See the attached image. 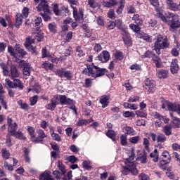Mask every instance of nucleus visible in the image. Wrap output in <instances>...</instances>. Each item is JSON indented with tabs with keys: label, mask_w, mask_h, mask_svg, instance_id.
Returning <instances> with one entry per match:
<instances>
[{
	"label": "nucleus",
	"mask_w": 180,
	"mask_h": 180,
	"mask_svg": "<svg viewBox=\"0 0 180 180\" xmlns=\"http://www.w3.org/2000/svg\"><path fill=\"white\" fill-rule=\"evenodd\" d=\"M86 68L82 71V74L83 75H86L87 77H91L93 79H96V78H99V77H103L105 73L108 72V70L106 68H101L97 65H95V63H86Z\"/></svg>",
	"instance_id": "nucleus-1"
},
{
	"label": "nucleus",
	"mask_w": 180,
	"mask_h": 180,
	"mask_svg": "<svg viewBox=\"0 0 180 180\" xmlns=\"http://www.w3.org/2000/svg\"><path fill=\"white\" fill-rule=\"evenodd\" d=\"M156 16L161 19L162 22L167 23L170 29H173V30L180 27L179 15H178L173 13H166L164 15L162 13H157Z\"/></svg>",
	"instance_id": "nucleus-2"
},
{
	"label": "nucleus",
	"mask_w": 180,
	"mask_h": 180,
	"mask_svg": "<svg viewBox=\"0 0 180 180\" xmlns=\"http://www.w3.org/2000/svg\"><path fill=\"white\" fill-rule=\"evenodd\" d=\"M155 40L156 41L154 43L153 50L156 51V53H158V56L161 54V50L169 47V40L168 39V37L165 34H159L156 35Z\"/></svg>",
	"instance_id": "nucleus-3"
},
{
	"label": "nucleus",
	"mask_w": 180,
	"mask_h": 180,
	"mask_svg": "<svg viewBox=\"0 0 180 180\" xmlns=\"http://www.w3.org/2000/svg\"><path fill=\"white\" fill-rule=\"evenodd\" d=\"M6 82L8 88H12L13 89H18L19 91H23L25 88V84L18 77L13 79V82L9 79H6Z\"/></svg>",
	"instance_id": "nucleus-4"
},
{
	"label": "nucleus",
	"mask_w": 180,
	"mask_h": 180,
	"mask_svg": "<svg viewBox=\"0 0 180 180\" xmlns=\"http://www.w3.org/2000/svg\"><path fill=\"white\" fill-rule=\"evenodd\" d=\"M132 175H138L139 170H137V166L134 162H129L126 166H122V174L123 175H129V174Z\"/></svg>",
	"instance_id": "nucleus-5"
},
{
	"label": "nucleus",
	"mask_w": 180,
	"mask_h": 180,
	"mask_svg": "<svg viewBox=\"0 0 180 180\" xmlns=\"http://www.w3.org/2000/svg\"><path fill=\"white\" fill-rule=\"evenodd\" d=\"M120 30L121 31L124 44H125L127 47H131V46H133V39L129 31L124 27L120 28Z\"/></svg>",
	"instance_id": "nucleus-6"
},
{
	"label": "nucleus",
	"mask_w": 180,
	"mask_h": 180,
	"mask_svg": "<svg viewBox=\"0 0 180 180\" xmlns=\"http://www.w3.org/2000/svg\"><path fill=\"white\" fill-rule=\"evenodd\" d=\"M56 75H58L60 78H66L68 81H71L74 77L72 72L70 70H65V68H61L60 69L56 70L55 72Z\"/></svg>",
	"instance_id": "nucleus-7"
},
{
	"label": "nucleus",
	"mask_w": 180,
	"mask_h": 180,
	"mask_svg": "<svg viewBox=\"0 0 180 180\" xmlns=\"http://www.w3.org/2000/svg\"><path fill=\"white\" fill-rule=\"evenodd\" d=\"M170 162L171 155H169V152L164 150L160 156V164L161 167H164V165H167V164H169Z\"/></svg>",
	"instance_id": "nucleus-8"
},
{
	"label": "nucleus",
	"mask_w": 180,
	"mask_h": 180,
	"mask_svg": "<svg viewBox=\"0 0 180 180\" xmlns=\"http://www.w3.org/2000/svg\"><path fill=\"white\" fill-rule=\"evenodd\" d=\"M70 8L73 9V18L75 20H84V8H79L78 13V8L76 6L70 5Z\"/></svg>",
	"instance_id": "nucleus-9"
},
{
	"label": "nucleus",
	"mask_w": 180,
	"mask_h": 180,
	"mask_svg": "<svg viewBox=\"0 0 180 180\" xmlns=\"http://www.w3.org/2000/svg\"><path fill=\"white\" fill-rule=\"evenodd\" d=\"M37 133L38 136H35V139L34 141V144H39V143L43 144L44 139L47 137V134H46V133H44V130L41 129H37Z\"/></svg>",
	"instance_id": "nucleus-10"
},
{
	"label": "nucleus",
	"mask_w": 180,
	"mask_h": 180,
	"mask_svg": "<svg viewBox=\"0 0 180 180\" xmlns=\"http://www.w3.org/2000/svg\"><path fill=\"white\" fill-rule=\"evenodd\" d=\"M8 75L11 79L19 78V77H20V72H19L16 65H11L9 70V74Z\"/></svg>",
	"instance_id": "nucleus-11"
},
{
	"label": "nucleus",
	"mask_w": 180,
	"mask_h": 180,
	"mask_svg": "<svg viewBox=\"0 0 180 180\" xmlns=\"http://www.w3.org/2000/svg\"><path fill=\"white\" fill-rule=\"evenodd\" d=\"M38 12H50V6H49V1L41 0L37 6Z\"/></svg>",
	"instance_id": "nucleus-12"
},
{
	"label": "nucleus",
	"mask_w": 180,
	"mask_h": 180,
	"mask_svg": "<svg viewBox=\"0 0 180 180\" xmlns=\"http://www.w3.org/2000/svg\"><path fill=\"white\" fill-rule=\"evenodd\" d=\"M150 136L152 139V141L158 143H165L167 141V136L164 134H159L158 136L154 133H150Z\"/></svg>",
	"instance_id": "nucleus-13"
},
{
	"label": "nucleus",
	"mask_w": 180,
	"mask_h": 180,
	"mask_svg": "<svg viewBox=\"0 0 180 180\" xmlns=\"http://www.w3.org/2000/svg\"><path fill=\"white\" fill-rule=\"evenodd\" d=\"M20 65L22 69V73L25 77H30V63L25 62V60H20Z\"/></svg>",
	"instance_id": "nucleus-14"
},
{
	"label": "nucleus",
	"mask_w": 180,
	"mask_h": 180,
	"mask_svg": "<svg viewBox=\"0 0 180 180\" xmlns=\"http://www.w3.org/2000/svg\"><path fill=\"white\" fill-rule=\"evenodd\" d=\"M27 54V52L25 49L20 48L19 45L15 46V55H14L15 58L17 60H22L25 58V56Z\"/></svg>",
	"instance_id": "nucleus-15"
},
{
	"label": "nucleus",
	"mask_w": 180,
	"mask_h": 180,
	"mask_svg": "<svg viewBox=\"0 0 180 180\" xmlns=\"http://www.w3.org/2000/svg\"><path fill=\"white\" fill-rule=\"evenodd\" d=\"M144 82L146 86L148 88V92H149V94H153V92L155 91V81L147 78L145 79Z\"/></svg>",
	"instance_id": "nucleus-16"
},
{
	"label": "nucleus",
	"mask_w": 180,
	"mask_h": 180,
	"mask_svg": "<svg viewBox=\"0 0 180 180\" xmlns=\"http://www.w3.org/2000/svg\"><path fill=\"white\" fill-rule=\"evenodd\" d=\"M98 61L101 63H108L110 60V53L108 51H103L98 56Z\"/></svg>",
	"instance_id": "nucleus-17"
},
{
	"label": "nucleus",
	"mask_w": 180,
	"mask_h": 180,
	"mask_svg": "<svg viewBox=\"0 0 180 180\" xmlns=\"http://www.w3.org/2000/svg\"><path fill=\"white\" fill-rule=\"evenodd\" d=\"M170 71L172 74H178V71H179V65H178V59H172L170 64Z\"/></svg>",
	"instance_id": "nucleus-18"
},
{
	"label": "nucleus",
	"mask_w": 180,
	"mask_h": 180,
	"mask_svg": "<svg viewBox=\"0 0 180 180\" xmlns=\"http://www.w3.org/2000/svg\"><path fill=\"white\" fill-rule=\"evenodd\" d=\"M122 131L126 136H134V134H136V131L134 129L127 126V124H124L122 125Z\"/></svg>",
	"instance_id": "nucleus-19"
},
{
	"label": "nucleus",
	"mask_w": 180,
	"mask_h": 180,
	"mask_svg": "<svg viewBox=\"0 0 180 180\" xmlns=\"http://www.w3.org/2000/svg\"><path fill=\"white\" fill-rule=\"evenodd\" d=\"M59 101L60 105H73L74 103V100L67 98V96L65 95H60Z\"/></svg>",
	"instance_id": "nucleus-20"
},
{
	"label": "nucleus",
	"mask_w": 180,
	"mask_h": 180,
	"mask_svg": "<svg viewBox=\"0 0 180 180\" xmlns=\"http://www.w3.org/2000/svg\"><path fill=\"white\" fill-rule=\"evenodd\" d=\"M57 101H58V96L51 98L50 103L47 105L46 109L51 111L55 110L56 108H57V105H58Z\"/></svg>",
	"instance_id": "nucleus-21"
},
{
	"label": "nucleus",
	"mask_w": 180,
	"mask_h": 180,
	"mask_svg": "<svg viewBox=\"0 0 180 180\" xmlns=\"http://www.w3.org/2000/svg\"><path fill=\"white\" fill-rule=\"evenodd\" d=\"M166 4L168 5V8L170 11H173L174 12L180 11L179 4L178 5L176 3H174L173 0H166Z\"/></svg>",
	"instance_id": "nucleus-22"
},
{
	"label": "nucleus",
	"mask_w": 180,
	"mask_h": 180,
	"mask_svg": "<svg viewBox=\"0 0 180 180\" xmlns=\"http://www.w3.org/2000/svg\"><path fill=\"white\" fill-rule=\"evenodd\" d=\"M110 99V96L109 95H103L100 98V103H101L102 109H105V108H108L109 106V100Z\"/></svg>",
	"instance_id": "nucleus-23"
},
{
	"label": "nucleus",
	"mask_w": 180,
	"mask_h": 180,
	"mask_svg": "<svg viewBox=\"0 0 180 180\" xmlns=\"http://www.w3.org/2000/svg\"><path fill=\"white\" fill-rule=\"evenodd\" d=\"M48 30H49L51 34H56L58 32V27L55 22H52L48 24Z\"/></svg>",
	"instance_id": "nucleus-24"
},
{
	"label": "nucleus",
	"mask_w": 180,
	"mask_h": 180,
	"mask_svg": "<svg viewBox=\"0 0 180 180\" xmlns=\"http://www.w3.org/2000/svg\"><path fill=\"white\" fill-rule=\"evenodd\" d=\"M27 131L30 136V141L34 143L36 139V129L33 127L27 126Z\"/></svg>",
	"instance_id": "nucleus-25"
},
{
	"label": "nucleus",
	"mask_w": 180,
	"mask_h": 180,
	"mask_svg": "<svg viewBox=\"0 0 180 180\" xmlns=\"http://www.w3.org/2000/svg\"><path fill=\"white\" fill-rule=\"evenodd\" d=\"M153 117L155 119H158V120H163L165 124L169 123V118L161 115L158 112H154Z\"/></svg>",
	"instance_id": "nucleus-26"
},
{
	"label": "nucleus",
	"mask_w": 180,
	"mask_h": 180,
	"mask_svg": "<svg viewBox=\"0 0 180 180\" xmlns=\"http://www.w3.org/2000/svg\"><path fill=\"white\" fill-rule=\"evenodd\" d=\"M168 74L169 72L167 70H159L157 72L158 78H160V79H165V78H168Z\"/></svg>",
	"instance_id": "nucleus-27"
},
{
	"label": "nucleus",
	"mask_w": 180,
	"mask_h": 180,
	"mask_svg": "<svg viewBox=\"0 0 180 180\" xmlns=\"http://www.w3.org/2000/svg\"><path fill=\"white\" fill-rule=\"evenodd\" d=\"M23 15L20 13H17L15 15V26L17 27V29H19L20 26L22 25V23H23Z\"/></svg>",
	"instance_id": "nucleus-28"
},
{
	"label": "nucleus",
	"mask_w": 180,
	"mask_h": 180,
	"mask_svg": "<svg viewBox=\"0 0 180 180\" xmlns=\"http://www.w3.org/2000/svg\"><path fill=\"white\" fill-rule=\"evenodd\" d=\"M18 105L20 106V109H22V110H25V112L30 110V105H29L27 103H23V100L22 99L18 101Z\"/></svg>",
	"instance_id": "nucleus-29"
},
{
	"label": "nucleus",
	"mask_w": 180,
	"mask_h": 180,
	"mask_svg": "<svg viewBox=\"0 0 180 180\" xmlns=\"http://www.w3.org/2000/svg\"><path fill=\"white\" fill-rule=\"evenodd\" d=\"M150 4L155 7V9L158 13H161V8L160 7V0H148Z\"/></svg>",
	"instance_id": "nucleus-30"
},
{
	"label": "nucleus",
	"mask_w": 180,
	"mask_h": 180,
	"mask_svg": "<svg viewBox=\"0 0 180 180\" xmlns=\"http://www.w3.org/2000/svg\"><path fill=\"white\" fill-rule=\"evenodd\" d=\"M172 116V123L173 124L174 129H179L180 127V119L178 117L172 116V113L170 114Z\"/></svg>",
	"instance_id": "nucleus-31"
},
{
	"label": "nucleus",
	"mask_w": 180,
	"mask_h": 180,
	"mask_svg": "<svg viewBox=\"0 0 180 180\" xmlns=\"http://www.w3.org/2000/svg\"><path fill=\"white\" fill-rule=\"evenodd\" d=\"M139 39H143V40H145L148 43H153V37L144 32L139 34Z\"/></svg>",
	"instance_id": "nucleus-32"
},
{
	"label": "nucleus",
	"mask_w": 180,
	"mask_h": 180,
	"mask_svg": "<svg viewBox=\"0 0 180 180\" xmlns=\"http://www.w3.org/2000/svg\"><path fill=\"white\" fill-rule=\"evenodd\" d=\"M32 37H34V41L37 40L39 42L41 41L43 39H44V34L41 32H34L32 34Z\"/></svg>",
	"instance_id": "nucleus-33"
},
{
	"label": "nucleus",
	"mask_w": 180,
	"mask_h": 180,
	"mask_svg": "<svg viewBox=\"0 0 180 180\" xmlns=\"http://www.w3.org/2000/svg\"><path fill=\"white\" fill-rule=\"evenodd\" d=\"M150 157L152 158V160L154 162H158V160H160V155L158 154V150L155 149L153 152L150 153Z\"/></svg>",
	"instance_id": "nucleus-34"
},
{
	"label": "nucleus",
	"mask_w": 180,
	"mask_h": 180,
	"mask_svg": "<svg viewBox=\"0 0 180 180\" xmlns=\"http://www.w3.org/2000/svg\"><path fill=\"white\" fill-rule=\"evenodd\" d=\"M166 105H167V109L169 112L176 111L177 103H174L171 101H166Z\"/></svg>",
	"instance_id": "nucleus-35"
},
{
	"label": "nucleus",
	"mask_w": 180,
	"mask_h": 180,
	"mask_svg": "<svg viewBox=\"0 0 180 180\" xmlns=\"http://www.w3.org/2000/svg\"><path fill=\"white\" fill-rule=\"evenodd\" d=\"M105 136H107L108 139H110L112 141H116V132L113 130H108L107 132L105 133Z\"/></svg>",
	"instance_id": "nucleus-36"
},
{
	"label": "nucleus",
	"mask_w": 180,
	"mask_h": 180,
	"mask_svg": "<svg viewBox=\"0 0 180 180\" xmlns=\"http://www.w3.org/2000/svg\"><path fill=\"white\" fill-rule=\"evenodd\" d=\"M132 20H134L136 25L143 26V18H140V15H134V16L132 17Z\"/></svg>",
	"instance_id": "nucleus-37"
},
{
	"label": "nucleus",
	"mask_w": 180,
	"mask_h": 180,
	"mask_svg": "<svg viewBox=\"0 0 180 180\" xmlns=\"http://www.w3.org/2000/svg\"><path fill=\"white\" fill-rule=\"evenodd\" d=\"M165 136H171L172 134V127L171 125H165L162 129Z\"/></svg>",
	"instance_id": "nucleus-38"
},
{
	"label": "nucleus",
	"mask_w": 180,
	"mask_h": 180,
	"mask_svg": "<svg viewBox=\"0 0 180 180\" xmlns=\"http://www.w3.org/2000/svg\"><path fill=\"white\" fill-rule=\"evenodd\" d=\"M114 57H115V60H117L118 61H122V60H123V58H124V55L123 52H122L120 51H116L115 53H114Z\"/></svg>",
	"instance_id": "nucleus-39"
},
{
	"label": "nucleus",
	"mask_w": 180,
	"mask_h": 180,
	"mask_svg": "<svg viewBox=\"0 0 180 180\" xmlns=\"http://www.w3.org/2000/svg\"><path fill=\"white\" fill-rule=\"evenodd\" d=\"M34 39L33 38V36L30 37L29 36L28 37L26 38L25 41V47H29V46H32L34 43Z\"/></svg>",
	"instance_id": "nucleus-40"
},
{
	"label": "nucleus",
	"mask_w": 180,
	"mask_h": 180,
	"mask_svg": "<svg viewBox=\"0 0 180 180\" xmlns=\"http://www.w3.org/2000/svg\"><path fill=\"white\" fill-rule=\"evenodd\" d=\"M16 130H18V124H16V122L8 125V133H11V135L13 134Z\"/></svg>",
	"instance_id": "nucleus-41"
},
{
	"label": "nucleus",
	"mask_w": 180,
	"mask_h": 180,
	"mask_svg": "<svg viewBox=\"0 0 180 180\" xmlns=\"http://www.w3.org/2000/svg\"><path fill=\"white\" fill-rule=\"evenodd\" d=\"M1 157L5 160H9V157H11V152H9L6 148L1 149Z\"/></svg>",
	"instance_id": "nucleus-42"
},
{
	"label": "nucleus",
	"mask_w": 180,
	"mask_h": 180,
	"mask_svg": "<svg viewBox=\"0 0 180 180\" xmlns=\"http://www.w3.org/2000/svg\"><path fill=\"white\" fill-rule=\"evenodd\" d=\"M29 154H30V151L27 148H24V157H25V162H27L28 164H30V156H29Z\"/></svg>",
	"instance_id": "nucleus-43"
},
{
	"label": "nucleus",
	"mask_w": 180,
	"mask_h": 180,
	"mask_svg": "<svg viewBox=\"0 0 180 180\" xmlns=\"http://www.w3.org/2000/svg\"><path fill=\"white\" fill-rule=\"evenodd\" d=\"M11 136H15L17 139H19V140H26V137L23 136V133L20 131H15L13 134H11Z\"/></svg>",
	"instance_id": "nucleus-44"
},
{
	"label": "nucleus",
	"mask_w": 180,
	"mask_h": 180,
	"mask_svg": "<svg viewBox=\"0 0 180 180\" xmlns=\"http://www.w3.org/2000/svg\"><path fill=\"white\" fill-rule=\"evenodd\" d=\"M121 146L126 147L127 146V135L122 134L120 137Z\"/></svg>",
	"instance_id": "nucleus-45"
},
{
	"label": "nucleus",
	"mask_w": 180,
	"mask_h": 180,
	"mask_svg": "<svg viewBox=\"0 0 180 180\" xmlns=\"http://www.w3.org/2000/svg\"><path fill=\"white\" fill-rule=\"evenodd\" d=\"M51 176V174H50L47 172H44V173H42L39 175V180H49V179H50Z\"/></svg>",
	"instance_id": "nucleus-46"
},
{
	"label": "nucleus",
	"mask_w": 180,
	"mask_h": 180,
	"mask_svg": "<svg viewBox=\"0 0 180 180\" xmlns=\"http://www.w3.org/2000/svg\"><path fill=\"white\" fill-rule=\"evenodd\" d=\"M76 53H77V57H79V58L85 56V52L84 51L81 46H77L76 47Z\"/></svg>",
	"instance_id": "nucleus-47"
},
{
	"label": "nucleus",
	"mask_w": 180,
	"mask_h": 180,
	"mask_svg": "<svg viewBox=\"0 0 180 180\" xmlns=\"http://www.w3.org/2000/svg\"><path fill=\"white\" fill-rule=\"evenodd\" d=\"M53 12L56 16H61V10H59L58 4H53Z\"/></svg>",
	"instance_id": "nucleus-48"
},
{
	"label": "nucleus",
	"mask_w": 180,
	"mask_h": 180,
	"mask_svg": "<svg viewBox=\"0 0 180 180\" xmlns=\"http://www.w3.org/2000/svg\"><path fill=\"white\" fill-rule=\"evenodd\" d=\"M50 11L49 12H44V13H40V15L42 16L44 22H49L51 19V17L50 16Z\"/></svg>",
	"instance_id": "nucleus-49"
},
{
	"label": "nucleus",
	"mask_w": 180,
	"mask_h": 180,
	"mask_svg": "<svg viewBox=\"0 0 180 180\" xmlns=\"http://www.w3.org/2000/svg\"><path fill=\"white\" fill-rule=\"evenodd\" d=\"M58 168L61 172V175H65L67 171L65 170V166L63 164V162L58 161Z\"/></svg>",
	"instance_id": "nucleus-50"
},
{
	"label": "nucleus",
	"mask_w": 180,
	"mask_h": 180,
	"mask_svg": "<svg viewBox=\"0 0 180 180\" xmlns=\"http://www.w3.org/2000/svg\"><path fill=\"white\" fill-rule=\"evenodd\" d=\"M135 115H136L138 117H147V112L141 109L136 110Z\"/></svg>",
	"instance_id": "nucleus-51"
},
{
	"label": "nucleus",
	"mask_w": 180,
	"mask_h": 180,
	"mask_svg": "<svg viewBox=\"0 0 180 180\" xmlns=\"http://www.w3.org/2000/svg\"><path fill=\"white\" fill-rule=\"evenodd\" d=\"M143 146H144V148L148 153H150V140L147 138L143 139Z\"/></svg>",
	"instance_id": "nucleus-52"
},
{
	"label": "nucleus",
	"mask_w": 180,
	"mask_h": 180,
	"mask_svg": "<svg viewBox=\"0 0 180 180\" xmlns=\"http://www.w3.org/2000/svg\"><path fill=\"white\" fill-rule=\"evenodd\" d=\"M140 25H137V24H130L129 25V28L133 30V32H134L135 33H139V32H140L141 30V27H139Z\"/></svg>",
	"instance_id": "nucleus-53"
},
{
	"label": "nucleus",
	"mask_w": 180,
	"mask_h": 180,
	"mask_svg": "<svg viewBox=\"0 0 180 180\" xmlns=\"http://www.w3.org/2000/svg\"><path fill=\"white\" fill-rule=\"evenodd\" d=\"M88 123H89V120H81L79 119L77 122L76 123V126H86V124H88Z\"/></svg>",
	"instance_id": "nucleus-54"
},
{
	"label": "nucleus",
	"mask_w": 180,
	"mask_h": 180,
	"mask_svg": "<svg viewBox=\"0 0 180 180\" xmlns=\"http://www.w3.org/2000/svg\"><path fill=\"white\" fill-rule=\"evenodd\" d=\"M25 49L32 54H35L36 56L39 54V53L36 50V46H34L33 45H30L28 47H25Z\"/></svg>",
	"instance_id": "nucleus-55"
},
{
	"label": "nucleus",
	"mask_w": 180,
	"mask_h": 180,
	"mask_svg": "<svg viewBox=\"0 0 180 180\" xmlns=\"http://www.w3.org/2000/svg\"><path fill=\"white\" fill-rule=\"evenodd\" d=\"M51 136L54 141H61V136H60L58 134L55 133L54 130H53L52 133L51 134Z\"/></svg>",
	"instance_id": "nucleus-56"
},
{
	"label": "nucleus",
	"mask_w": 180,
	"mask_h": 180,
	"mask_svg": "<svg viewBox=\"0 0 180 180\" xmlns=\"http://www.w3.org/2000/svg\"><path fill=\"white\" fill-rule=\"evenodd\" d=\"M4 167L7 171H9L10 172H13V165L9 164L8 162L5 161L4 164Z\"/></svg>",
	"instance_id": "nucleus-57"
},
{
	"label": "nucleus",
	"mask_w": 180,
	"mask_h": 180,
	"mask_svg": "<svg viewBox=\"0 0 180 180\" xmlns=\"http://www.w3.org/2000/svg\"><path fill=\"white\" fill-rule=\"evenodd\" d=\"M138 158L141 164H147V154L139 155Z\"/></svg>",
	"instance_id": "nucleus-58"
},
{
	"label": "nucleus",
	"mask_w": 180,
	"mask_h": 180,
	"mask_svg": "<svg viewBox=\"0 0 180 180\" xmlns=\"http://www.w3.org/2000/svg\"><path fill=\"white\" fill-rule=\"evenodd\" d=\"M82 167L84 168V169H86L87 171H89L92 167H91V162L88 160H84L82 162Z\"/></svg>",
	"instance_id": "nucleus-59"
},
{
	"label": "nucleus",
	"mask_w": 180,
	"mask_h": 180,
	"mask_svg": "<svg viewBox=\"0 0 180 180\" xmlns=\"http://www.w3.org/2000/svg\"><path fill=\"white\" fill-rule=\"evenodd\" d=\"M96 22L98 26H102L103 27H105V20L103 19V17L98 16L96 18Z\"/></svg>",
	"instance_id": "nucleus-60"
},
{
	"label": "nucleus",
	"mask_w": 180,
	"mask_h": 180,
	"mask_svg": "<svg viewBox=\"0 0 180 180\" xmlns=\"http://www.w3.org/2000/svg\"><path fill=\"white\" fill-rule=\"evenodd\" d=\"M129 70H131L132 71H140V70H141V65L138 63H134L129 67Z\"/></svg>",
	"instance_id": "nucleus-61"
},
{
	"label": "nucleus",
	"mask_w": 180,
	"mask_h": 180,
	"mask_svg": "<svg viewBox=\"0 0 180 180\" xmlns=\"http://www.w3.org/2000/svg\"><path fill=\"white\" fill-rule=\"evenodd\" d=\"M92 79H95L92 77V79L89 78H86L85 79V83H84V86L85 88H91L92 86Z\"/></svg>",
	"instance_id": "nucleus-62"
},
{
	"label": "nucleus",
	"mask_w": 180,
	"mask_h": 180,
	"mask_svg": "<svg viewBox=\"0 0 180 180\" xmlns=\"http://www.w3.org/2000/svg\"><path fill=\"white\" fill-rule=\"evenodd\" d=\"M139 140H140L139 136H133L129 139V143H131V144H137Z\"/></svg>",
	"instance_id": "nucleus-63"
},
{
	"label": "nucleus",
	"mask_w": 180,
	"mask_h": 180,
	"mask_svg": "<svg viewBox=\"0 0 180 180\" xmlns=\"http://www.w3.org/2000/svg\"><path fill=\"white\" fill-rule=\"evenodd\" d=\"M139 179L140 180H150V176L148 174H146L145 173H141L139 175Z\"/></svg>",
	"instance_id": "nucleus-64"
}]
</instances>
